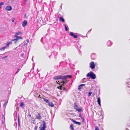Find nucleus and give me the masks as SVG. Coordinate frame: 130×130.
<instances>
[{
  "label": "nucleus",
  "instance_id": "7",
  "mask_svg": "<svg viewBox=\"0 0 130 130\" xmlns=\"http://www.w3.org/2000/svg\"><path fill=\"white\" fill-rule=\"evenodd\" d=\"M14 36L15 37H16L17 38L16 39H14L13 40H12V41H13L15 40H18V39H22V37H21L18 36H17V35H15Z\"/></svg>",
  "mask_w": 130,
  "mask_h": 130
},
{
  "label": "nucleus",
  "instance_id": "13",
  "mask_svg": "<svg viewBox=\"0 0 130 130\" xmlns=\"http://www.w3.org/2000/svg\"><path fill=\"white\" fill-rule=\"evenodd\" d=\"M85 84H81L79 85L78 86V90H80L82 88V87L83 86H85Z\"/></svg>",
  "mask_w": 130,
  "mask_h": 130
},
{
  "label": "nucleus",
  "instance_id": "33",
  "mask_svg": "<svg viewBox=\"0 0 130 130\" xmlns=\"http://www.w3.org/2000/svg\"><path fill=\"white\" fill-rule=\"evenodd\" d=\"M4 3L3 2H1L0 3V5H3Z\"/></svg>",
  "mask_w": 130,
  "mask_h": 130
},
{
  "label": "nucleus",
  "instance_id": "38",
  "mask_svg": "<svg viewBox=\"0 0 130 130\" xmlns=\"http://www.w3.org/2000/svg\"><path fill=\"white\" fill-rule=\"evenodd\" d=\"M15 41H14V43H17V41L18 40H14Z\"/></svg>",
  "mask_w": 130,
  "mask_h": 130
},
{
  "label": "nucleus",
  "instance_id": "11",
  "mask_svg": "<svg viewBox=\"0 0 130 130\" xmlns=\"http://www.w3.org/2000/svg\"><path fill=\"white\" fill-rule=\"evenodd\" d=\"M112 44V43L109 40L107 41V45L108 46H110Z\"/></svg>",
  "mask_w": 130,
  "mask_h": 130
},
{
  "label": "nucleus",
  "instance_id": "27",
  "mask_svg": "<svg viewBox=\"0 0 130 130\" xmlns=\"http://www.w3.org/2000/svg\"><path fill=\"white\" fill-rule=\"evenodd\" d=\"M95 130H99V127L97 126H95Z\"/></svg>",
  "mask_w": 130,
  "mask_h": 130
},
{
  "label": "nucleus",
  "instance_id": "9",
  "mask_svg": "<svg viewBox=\"0 0 130 130\" xmlns=\"http://www.w3.org/2000/svg\"><path fill=\"white\" fill-rule=\"evenodd\" d=\"M91 57L92 59L93 60H94L96 58V55L95 53H92L91 55Z\"/></svg>",
  "mask_w": 130,
  "mask_h": 130
},
{
  "label": "nucleus",
  "instance_id": "15",
  "mask_svg": "<svg viewBox=\"0 0 130 130\" xmlns=\"http://www.w3.org/2000/svg\"><path fill=\"white\" fill-rule=\"evenodd\" d=\"M48 103V105L52 107L54 106V105L53 104V103L52 102H50L49 101Z\"/></svg>",
  "mask_w": 130,
  "mask_h": 130
},
{
  "label": "nucleus",
  "instance_id": "16",
  "mask_svg": "<svg viewBox=\"0 0 130 130\" xmlns=\"http://www.w3.org/2000/svg\"><path fill=\"white\" fill-rule=\"evenodd\" d=\"M97 102L98 103V104L100 106L101 105V100L100 99V97L98 98Z\"/></svg>",
  "mask_w": 130,
  "mask_h": 130
},
{
  "label": "nucleus",
  "instance_id": "17",
  "mask_svg": "<svg viewBox=\"0 0 130 130\" xmlns=\"http://www.w3.org/2000/svg\"><path fill=\"white\" fill-rule=\"evenodd\" d=\"M63 25L65 27V30L66 31H67L68 30L69 28H68L67 27L68 26L67 25L65 24H64Z\"/></svg>",
  "mask_w": 130,
  "mask_h": 130
},
{
  "label": "nucleus",
  "instance_id": "1",
  "mask_svg": "<svg viewBox=\"0 0 130 130\" xmlns=\"http://www.w3.org/2000/svg\"><path fill=\"white\" fill-rule=\"evenodd\" d=\"M72 77L71 75H67L65 76H61V75L57 76L54 77L53 78L55 79H62V81H61V83H62V85H64V84L66 83L67 80L66 79H67V77L69 78H71Z\"/></svg>",
  "mask_w": 130,
  "mask_h": 130
},
{
  "label": "nucleus",
  "instance_id": "14",
  "mask_svg": "<svg viewBox=\"0 0 130 130\" xmlns=\"http://www.w3.org/2000/svg\"><path fill=\"white\" fill-rule=\"evenodd\" d=\"M12 42L11 41H10L8 42L7 43H6V46L7 47V48H8L9 47V45L11 44H12Z\"/></svg>",
  "mask_w": 130,
  "mask_h": 130
},
{
  "label": "nucleus",
  "instance_id": "46",
  "mask_svg": "<svg viewBox=\"0 0 130 130\" xmlns=\"http://www.w3.org/2000/svg\"><path fill=\"white\" fill-rule=\"evenodd\" d=\"M28 115L30 117L31 116V115H30L29 114Z\"/></svg>",
  "mask_w": 130,
  "mask_h": 130
},
{
  "label": "nucleus",
  "instance_id": "2",
  "mask_svg": "<svg viewBox=\"0 0 130 130\" xmlns=\"http://www.w3.org/2000/svg\"><path fill=\"white\" fill-rule=\"evenodd\" d=\"M86 76L87 77H90L92 79H95L96 78L95 75L92 72H91L88 73Z\"/></svg>",
  "mask_w": 130,
  "mask_h": 130
},
{
  "label": "nucleus",
  "instance_id": "42",
  "mask_svg": "<svg viewBox=\"0 0 130 130\" xmlns=\"http://www.w3.org/2000/svg\"><path fill=\"white\" fill-rule=\"evenodd\" d=\"M24 46H26V43H24Z\"/></svg>",
  "mask_w": 130,
  "mask_h": 130
},
{
  "label": "nucleus",
  "instance_id": "23",
  "mask_svg": "<svg viewBox=\"0 0 130 130\" xmlns=\"http://www.w3.org/2000/svg\"><path fill=\"white\" fill-rule=\"evenodd\" d=\"M70 127L72 130H74L73 126L72 124H71V125Z\"/></svg>",
  "mask_w": 130,
  "mask_h": 130
},
{
  "label": "nucleus",
  "instance_id": "8",
  "mask_svg": "<svg viewBox=\"0 0 130 130\" xmlns=\"http://www.w3.org/2000/svg\"><path fill=\"white\" fill-rule=\"evenodd\" d=\"M5 9L7 11H11L12 9L11 7L10 6H7L5 8Z\"/></svg>",
  "mask_w": 130,
  "mask_h": 130
},
{
  "label": "nucleus",
  "instance_id": "40",
  "mask_svg": "<svg viewBox=\"0 0 130 130\" xmlns=\"http://www.w3.org/2000/svg\"><path fill=\"white\" fill-rule=\"evenodd\" d=\"M81 114L80 113L79 114V116L80 117H81Z\"/></svg>",
  "mask_w": 130,
  "mask_h": 130
},
{
  "label": "nucleus",
  "instance_id": "43",
  "mask_svg": "<svg viewBox=\"0 0 130 130\" xmlns=\"http://www.w3.org/2000/svg\"><path fill=\"white\" fill-rule=\"evenodd\" d=\"M15 125H16V126H17V123L15 124H14V126H15Z\"/></svg>",
  "mask_w": 130,
  "mask_h": 130
},
{
  "label": "nucleus",
  "instance_id": "29",
  "mask_svg": "<svg viewBox=\"0 0 130 130\" xmlns=\"http://www.w3.org/2000/svg\"><path fill=\"white\" fill-rule=\"evenodd\" d=\"M21 33V32H18L16 33V34L17 35H19Z\"/></svg>",
  "mask_w": 130,
  "mask_h": 130
},
{
  "label": "nucleus",
  "instance_id": "24",
  "mask_svg": "<svg viewBox=\"0 0 130 130\" xmlns=\"http://www.w3.org/2000/svg\"><path fill=\"white\" fill-rule=\"evenodd\" d=\"M42 99H43L46 102V103H47L49 102V101L48 100H46V99H45V98H42Z\"/></svg>",
  "mask_w": 130,
  "mask_h": 130
},
{
  "label": "nucleus",
  "instance_id": "28",
  "mask_svg": "<svg viewBox=\"0 0 130 130\" xmlns=\"http://www.w3.org/2000/svg\"><path fill=\"white\" fill-rule=\"evenodd\" d=\"M75 124H77L79 125H80V123L79 122H78L76 121V122Z\"/></svg>",
  "mask_w": 130,
  "mask_h": 130
},
{
  "label": "nucleus",
  "instance_id": "3",
  "mask_svg": "<svg viewBox=\"0 0 130 130\" xmlns=\"http://www.w3.org/2000/svg\"><path fill=\"white\" fill-rule=\"evenodd\" d=\"M74 108L78 112H80L82 110V109H81L80 108L78 107L77 104L76 103H74Z\"/></svg>",
  "mask_w": 130,
  "mask_h": 130
},
{
  "label": "nucleus",
  "instance_id": "31",
  "mask_svg": "<svg viewBox=\"0 0 130 130\" xmlns=\"http://www.w3.org/2000/svg\"><path fill=\"white\" fill-rule=\"evenodd\" d=\"M8 57V56H7L5 57H3L2 58V59H3L4 58H7Z\"/></svg>",
  "mask_w": 130,
  "mask_h": 130
},
{
  "label": "nucleus",
  "instance_id": "32",
  "mask_svg": "<svg viewBox=\"0 0 130 130\" xmlns=\"http://www.w3.org/2000/svg\"><path fill=\"white\" fill-rule=\"evenodd\" d=\"M24 54H22L21 55V57H24Z\"/></svg>",
  "mask_w": 130,
  "mask_h": 130
},
{
  "label": "nucleus",
  "instance_id": "48",
  "mask_svg": "<svg viewBox=\"0 0 130 130\" xmlns=\"http://www.w3.org/2000/svg\"><path fill=\"white\" fill-rule=\"evenodd\" d=\"M1 7L0 6V9H1Z\"/></svg>",
  "mask_w": 130,
  "mask_h": 130
},
{
  "label": "nucleus",
  "instance_id": "41",
  "mask_svg": "<svg viewBox=\"0 0 130 130\" xmlns=\"http://www.w3.org/2000/svg\"><path fill=\"white\" fill-rule=\"evenodd\" d=\"M14 21L13 20H11V21L12 22H14Z\"/></svg>",
  "mask_w": 130,
  "mask_h": 130
},
{
  "label": "nucleus",
  "instance_id": "22",
  "mask_svg": "<svg viewBox=\"0 0 130 130\" xmlns=\"http://www.w3.org/2000/svg\"><path fill=\"white\" fill-rule=\"evenodd\" d=\"M7 48V47H6V46L3 47H2V48H0V50L1 51H4L5 49L6 48Z\"/></svg>",
  "mask_w": 130,
  "mask_h": 130
},
{
  "label": "nucleus",
  "instance_id": "39",
  "mask_svg": "<svg viewBox=\"0 0 130 130\" xmlns=\"http://www.w3.org/2000/svg\"><path fill=\"white\" fill-rule=\"evenodd\" d=\"M63 90H66V89L65 88L63 87Z\"/></svg>",
  "mask_w": 130,
  "mask_h": 130
},
{
  "label": "nucleus",
  "instance_id": "20",
  "mask_svg": "<svg viewBox=\"0 0 130 130\" xmlns=\"http://www.w3.org/2000/svg\"><path fill=\"white\" fill-rule=\"evenodd\" d=\"M8 101H7L5 102L3 105V107H6V105H7L8 103Z\"/></svg>",
  "mask_w": 130,
  "mask_h": 130
},
{
  "label": "nucleus",
  "instance_id": "30",
  "mask_svg": "<svg viewBox=\"0 0 130 130\" xmlns=\"http://www.w3.org/2000/svg\"><path fill=\"white\" fill-rule=\"evenodd\" d=\"M71 121L73 122H74L75 124L76 122V121L73 119L71 120Z\"/></svg>",
  "mask_w": 130,
  "mask_h": 130
},
{
  "label": "nucleus",
  "instance_id": "5",
  "mask_svg": "<svg viewBox=\"0 0 130 130\" xmlns=\"http://www.w3.org/2000/svg\"><path fill=\"white\" fill-rule=\"evenodd\" d=\"M43 126L40 128V130H44L46 128L45 122V121H43Z\"/></svg>",
  "mask_w": 130,
  "mask_h": 130
},
{
  "label": "nucleus",
  "instance_id": "36",
  "mask_svg": "<svg viewBox=\"0 0 130 130\" xmlns=\"http://www.w3.org/2000/svg\"><path fill=\"white\" fill-rule=\"evenodd\" d=\"M26 41L27 42V43H28L29 42V40L28 39H27L26 40Z\"/></svg>",
  "mask_w": 130,
  "mask_h": 130
},
{
  "label": "nucleus",
  "instance_id": "25",
  "mask_svg": "<svg viewBox=\"0 0 130 130\" xmlns=\"http://www.w3.org/2000/svg\"><path fill=\"white\" fill-rule=\"evenodd\" d=\"M24 105L23 103V102H21L20 103V106L22 107H23Z\"/></svg>",
  "mask_w": 130,
  "mask_h": 130
},
{
  "label": "nucleus",
  "instance_id": "35",
  "mask_svg": "<svg viewBox=\"0 0 130 130\" xmlns=\"http://www.w3.org/2000/svg\"><path fill=\"white\" fill-rule=\"evenodd\" d=\"M37 126H36L35 127L34 129H35V130H37Z\"/></svg>",
  "mask_w": 130,
  "mask_h": 130
},
{
  "label": "nucleus",
  "instance_id": "44",
  "mask_svg": "<svg viewBox=\"0 0 130 130\" xmlns=\"http://www.w3.org/2000/svg\"><path fill=\"white\" fill-rule=\"evenodd\" d=\"M61 5H62V4H61V6H60V8L61 9V7H62Z\"/></svg>",
  "mask_w": 130,
  "mask_h": 130
},
{
  "label": "nucleus",
  "instance_id": "45",
  "mask_svg": "<svg viewBox=\"0 0 130 130\" xmlns=\"http://www.w3.org/2000/svg\"><path fill=\"white\" fill-rule=\"evenodd\" d=\"M91 29L89 31H88V32L91 31Z\"/></svg>",
  "mask_w": 130,
  "mask_h": 130
},
{
  "label": "nucleus",
  "instance_id": "21",
  "mask_svg": "<svg viewBox=\"0 0 130 130\" xmlns=\"http://www.w3.org/2000/svg\"><path fill=\"white\" fill-rule=\"evenodd\" d=\"M60 83L61 84V86L58 87V89H62V86L63 85H62V83H61H61Z\"/></svg>",
  "mask_w": 130,
  "mask_h": 130
},
{
  "label": "nucleus",
  "instance_id": "49",
  "mask_svg": "<svg viewBox=\"0 0 130 130\" xmlns=\"http://www.w3.org/2000/svg\"><path fill=\"white\" fill-rule=\"evenodd\" d=\"M85 79V78H84L83 79Z\"/></svg>",
  "mask_w": 130,
  "mask_h": 130
},
{
  "label": "nucleus",
  "instance_id": "26",
  "mask_svg": "<svg viewBox=\"0 0 130 130\" xmlns=\"http://www.w3.org/2000/svg\"><path fill=\"white\" fill-rule=\"evenodd\" d=\"M92 92H89L88 94V96H90Z\"/></svg>",
  "mask_w": 130,
  "mask_h": 130
},
{
  "label": "nucleus",
  "instance_id": "6",
  "mask_svg": "<svg viewBox=\"0 0 130 130\" xmlns=\"http://www.w3.org/2000/svg\"><path fill=\"white\" fill-rule=\"evenodd\" d=\"M36 118L37 119L40 120L41 119L42 117L40 115V113H38V114L36 115Z\"/></svg>",
  "mask_w": 130,
  "mask_h": 130
},
{
  "label": "nucleus",
  "instance_id": "4",
  "mask_svg": "<svg viewBox=\"0 0 130 130\" xmlns=\"http://www.w3.org/2000/svg\"><path fill=\"white\" fill-rule=\"evenodd\" d=\"M89 65L91 69H93L95 68V66L94 62L91 61V62L90 63Z\"/></svg>",
  "mask_w": 130,
  "mask_h": 130
},
{
  "label": "nucleus",
  "instance_id": "12",
  "mask_svg": "<svg viewBox=\"0 0 130 130\" xmlns=\"http://www.w3.org/2000/svg\"><path fill=\"white\" fill-rule=\"evenodd\" d=\"M69 35L71 36H73L74 38H76L77 37V35H74L73 34V33L72 32H71L69 34Z\"/></svg>",
  "mask_w": 130,
  "mask_h": 130
},
{
  "label": "nucleus",
  "instance_id": "10",
  "mask_svg": "<svg viewBox=\"0 0 130 130\" xmlns=\"http://www.w3.org/2000/svg\"><path fill=\"white\" fill-rule=\"evenodd\" d=\"M27 24V22L26 20H24L22 23V26L23 27H25Z\"/></svg>",
  "mask_w": 130,
  "mask_h": 130
},
{
  "label": "nucleus",
  "instance_id": "34",
  "mask_svg": "<svg viewBox=\"0 0 130 130\" xmlns=\"http://www.w3.org/2000/svg\"><path fill=\"white\" fill-rule=\"evenodd\" d=\"M20 70V69H18L17 71L16 72L15 74L19 72V71Z\"/></svg>",
  "mask_w": 130,
  "mask_h": 130
},
{
  "label": "nucleus",
  "instance_id": "37",
  "mask_svg": "<svg viewBox=\"0 0 130 130\" xmlns=\"http://www.w3.org/2000/svg\"><path fill=\"white\" fill-rule=\"evenodd\" d=\"M40 95H37V96L39 97V98H41V97H40Z\"/></svg>",
  "mask_w": 130,
  "mask_h": 130
},
{
  "label": "nucleus",
  "instance_id": "47",
  "mask_svg": "<svg viewBox=\"0 0 130 130\" xmlns=\"http://www.w3.org/2000/svg\"><path fill=\"white\" fill-rule=\"evenodd\" d=\"M42 38H41V41H42Z\"/></svg>",
  "mask_w": 130,
  "mask_h": 130
},
{
  "label": "nucleus",
  "instance_id": "19",
  "mask_svg": "<svg viewBox=\"0 0 130 130\" xmlns=\"http://www.w3.org/2000/svg\"><path fill=\"white\" fill-rule=\"evenodd\" d=\"M18 122L19 126H20V122L19 120V116H18Z\"/></svg>",
  "mask_w": 130,
  "mask_h": 130
},
{
  "label": "nucleus",
  "instance_id": "18",
  "mask_svg": "<svg viewBox=\"0 0 130 130\" xmlns=\"http://www.w3.org/2000/svg\"><path fill=\"white\" fill-rule=\"evenodd\" d=\"M59 19L60 20V21H62V22H64V21H65L64 20L63 18L60 17H59Z\"/></svg>",
  "mask_w": 130,
  "mask_h": 130
}]
</instances>
